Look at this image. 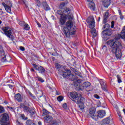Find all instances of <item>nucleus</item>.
<instances>
[{
  "label": "nucleus",
  "instance_id": "obj_27",
  "mask_svg": "<svg viewBox=\"0 0 125 125\" xmlns=\"http://www.w3.org/2000/svg\"><path fill=\"white\" fill-rule=\"evenodd\" d=\"M48 114H49V112L46 110V109H43V114L42 115V116H48Z\"/></svg>",
  "mask_w": 125,
  "mask_h": 125
},
{
  "label": "nucleus",
  "instance_id": "obj_37",
  "mask_svg": "<svg viewBox=\"0 0 125 125\" xmlns=\"http://www.w3.org/2000/svg\"><path fill=\"white\" fill-rule=\"evenodd\" d=\"M57 100H58V101H59L60 102L62 101V100H63V96H60L58 97Z\"/></svg>",
  "mask_w": 125,
  "mask_h": 125
},
{
  "label": "nucleus",
  "instance_id": "obj_28",
  "mask_svg": "<svg viewBox=\"0 0 125 125\" xmlns=\"http://www.w3.org/2000/svg\"><path fill=\"white\" fill-rule=\"evenodd\" d=\"M1 62H5L6 61V57L4 55V54L1 56Z\"/></svg>",
  "mask_w": 125,
  "mask_h": 125
},
{
  "label": "nucleus",
  "instance_id": "obj_10",
  "mask_svg": "<svg viewBox=\"0 0 125 125\" xmlns=\"http://www.w3.org/2000/svg\"><path fill=\"white\" fill-rule=\"evenodd\" d=\"M98 115H97V117H98L97 119H98V118H104V117L106 115V112H105V111L103 110H98L97 111Z\"/></svg>",
  "mask_w": 125,
  "mask_h": 125
},
{
  "label": "nucleus",
  "instance_id": "obj_20",
  "mask_svg": "<svg viewBox=\"0 0 125 125\" xmlns=\"http://www.w3.org/2000/svg\"><path fill=\"white\" fill-rule=\"evenodd\" d=\"M15 98L19 102H21L22 101V96H21V94H20V93L15 95Z\"/></svg>",
  "mask_w": 125,
  "mask_h": 125
},
{
  "label": "nucleus",
  "instance_id": "obj_19",
  "mask_svg": "<svg viewBox=\"0 0 125 125\" xmlns=\"http://www.w3.org/2000/svg\"><path fill=\"white\" fill-rule=\"evenodd\" d=\"M68 79H69L70 81H74V82L75 81L78 80V78H77V76L71 74V73H70L69 76H68Z\"/></svg>",
  "mask_w": 125,
  "mask_h": 125
},
{
  "label": "nucleus",
  "instance_id": "obj_35",
  "mask_svg": "<svg viewBox=\"0 0 125 125\" xmlns=\"http://www.w3.org/2000/svg\"><path fill=\"white\" fill-rule=\"evenodd\" d=\"M56 69H59V71H60V72H61V70H62L63 69V68H63V67H60V65H59V64H57V65H56Z\"/></svg>",
  "mask_w": 125,
  "mask_h": 125
},
{
  "label": "nucleus",
  "instance_id": "obj_42",
  "mask_svg": "<svg viewBox=\"0 0 125 125\" xmlns=\"http://www.w3.org/2000/svg\"><path fill=\"white\" fill-rule=\"evenodd\" d=\"M111 28H112V29L115 28V21H111Z\"/></svg>",
  "mask_w": 125,
  "mask_h": 125
},
{
  "label": "nucleus",
  "instance_id": "obj_40",
  "mask_svg": "<svg viewBox=\"0 0 125 125\" xmlns=\"http://www.w3.org/2000/svg\"><path fill=\"white\" fill-rule=\"evenodd\" d=\"M21 119H22L23 120H27L28 118L27 117H25V115L24 114H21Z\"/></svg>",
  "mask_w": 125,
  "mask_h": 125
},
{
  "label": "nucleus",
  "instance_id": "obj_45",
  "mask_svg": "<svg viewBox=\"0 0 125 125\" xmlns=\"http://www.w3.org/2000/svg\"><path fill=\"white\" fill-rule=\"evenodd\" d=\"M57 14H59V15H62V11L59 10L57 11Z\"/></svg>",
  "mask_w": 125,
  "mask_h": 125
},
{
  "label": "nucleus",
  "instance_id": "obj_34",
  "mask_svg": "<svg viewBox=\"0 0 125 125\" xmlns=\"http://www.w3.org/2000/svg\"><path fill=\"white\" fill-rule=\"evenodd\" d=\"M117 78L118 80V82L119 83H122V78L119 75H118L117 76Z\"/></svg>",
  "mask_w": 125,
  "mask_h": 125
},
{
  "label": "nucleus",
  "instance_id": "obj_23",
  "mask_svg": "<svg viewBox=\"0 0 125 125\" xmlns=\"http://www.w3.org/2000/svg\"><path fill=\"white\" fill-rule=\"evenodd\" d=\"M90 85H91V83H90V82H88L83 83L82 84V86H83V87H88L90 86Z\"/></svg>",
  "mask_w": 125,
  "mask_h": 125
},
{
  "label": "nucleus",
  "instance_id": "obj_18",
  "mask_svg": "<svg viewBox=\"0 0 125 125\" xmlns=\"http://www.w3.org/2000/svg\"><path fill=\"white\" fill-rule=\"evenodd\" d=\"M100 83L103 90L104 91H108L107 90V86L106 85L105 82H104V81H102Z\"/></svg>",
  "mask_w": 125,
  "mask_h": 125
},
{
  "label": "nucleus",
  "instance_id": "obj_9",
  "mask_svg": "<svg viewBox=\"0 0 125 125\" xmlns=\"http://www.w3.org/2000/svg\"><path fill=\"white\" fill-rule=\"evenodd\" d=\"M62 76L63 78H67V77H69L70 73L71 70L69 69H67L66 67H63L62 70Z\"/></svg>",
  "mask_w": 125,
  "mask_h": 125
},
{
  "label": "nucleus",
  "instance_id": "obj_51",
  "mask_svg": "<svg viewBox=\"0 0 125 125\" xmlns=\"http://www.w3.org/2000/svg\"><path fill=\"white\" fill-rule=\"evenodd\" d=\"M2 5H3L4 8H5L6 7V6H7V5H6V4H5V3H4V2H2Z\"/></svg>",
  "mask_w": 125,
  "mask_h": 125
},
{
  "label": "nucleus",
  "instance_id": "obj_7",
  "mask_svg": "<svg viewBox=\"0 0 125 125\" xmlns=\"http://www.w3.org/2000/svg\"><path fill=\"white\" fill-rule=\"evenodd\" d=\"M95 112H96V108L95 107H91L89 109V113L87 115V116L94 120H97L98 116L95 114Z\"/></svg>",
  "mask_w": 125,
  "mask_h": 125
},
{
  "label": "nucleus",
  "instance_id": "obj_55",
  "mask_svg": "<svg viewBox=\"0 0 125 125\" xmlns=\"http://www.w3.org/2000/svg\"><path fill=\"white\" fill-rule=\"evenodd\" d=\"M75 74L76 75H77V76H80V72H79V71H78Z\"/></svg>",
  "mask_w": 125,
  "mask_h": 125
},
{
  "label": "nucleus",
  "instance_id": "obj_61",
  "mask_svg": "<svg viewBox=\"0 0 125 125\" xmlns=\"http://www.w3.org/2000/svg\"><path fill=\"white\" fill-rule=\"evenodd\" d=\"M38 125H42V122L39 121V122H38Z\"/></svg>",
  "mask_w": 125,
  "mask_h": 125
},
{
  "label": "nucleus",
  "instance_id": "obj_58",
  "mask_svg": "<svg viewBox=\"0 0 125 125\" xmlns=\"http://www.w3.org/2000/svg\"><path fill=\"white\" fill-rule=\"evenodd\" d=\"M8 108L10 110H11V111H12V110H13V107H8Z\"/></svg>",
  "mask_w": 125,
  "mask_h": 125
},
{
  "label": "nucleus",
  "instance_id": "obj_43",
  "mask_svg": "<svg viewBox=\"0 0 125 125\" xmlns=\"http://www.w3.org/2000/svg\"><path fill=\"white\" fill-rule=\"evenodd\" d=\"M0 52H1L2 54H4V52L3 51V49L2 48V46L0 45Z\"/></svg>",
  "mask_w": 125,
  "mask_h": 125
},
{
  "label": "nucleus",
  "instance_id": "obj_32",
  "mask_svg": "<svg viewBox=\"0 0 125 125\" xmlns=\"http://www.w3.org/2000/svg\"><path fill=\"white\" fill-rule=\"evenodd\" d=\"M35 2L36 4L37 5V6H38V7H40L41 6V4H42L40 0H35Z\"/></svg>",
  "mask_w": 125,
  "mask_h": 125
},
{
  "label": "nucleus",
  "instance_id": "obj_60",
  "mask_svg": "<svg viewBox=\"0 0 125 125\" xmlns=\"http://www.w3.org/2000/svg\"><path fill=\"white\" fill-rule=\"evenodd\" d=\"M4 103L5 104H8V102H7V101H4Z\"/></svg>",
  "mask_w": 125,
  "mask_h": 125
},
{
  "label": "nucleus",
  "instance_id": "obj_36",
  "mask_svg": "<svg viewBox=\"0 0 125 125\" xmlns=\"http://www.w3.org/2000/svg\"><path fill=\"white\" fill-rule=\"evenodd\" d=\"M4 113V107L2 106H0V114Z\"/></svg>",
  "mask_w": 125,
  "mask_h": 125
},
{
  "label": "nucleus",
  "instance_id": "obj_21",
  "mask_svg": "<svg viewBox=\"0 0 125 125\" xmlns=\"http://www.w3.org/2000/svg\"><path fill=\"white\" fill-rule=\"evenodd\" d=\"M37 71H39V73L41 74H44V73H45V69H44V68L42 66H40L38 68Z\"/></svg>",
  "mask_w": 125,
  "mask_h": 125
},
{
  "label": "nucleus",
  "instance_id": "obj_22",
  "mask_svg": "<svg viewBox=\"0 0 125 125\" xmlns=\"http://www.w3.org/2000/svg\"><path fill=\"white\" fill-rule=\"evenodd\" d=\"M89 6L91 9H92V10H95V4L94 3V2L90 1Z\"/></svg>",
  "mask_w": 125,
  "mask_h": 125
},
{
  "label": "nucleus",
  "instance_id": "obj_24",
  "mask_svg": "<svg viewBox=\"0 0 125 125\" xmlns=\"http://www.w3.org/2000/svg\"><path fill=\"white\" fill-rule=\"evenodd\" d=\"M10 6L7 5L5 8V10L7 11V12H8L9 13H10L11 12V6H12V4L11 3H10Z\"/></svg>",
  "mask_w": 125,
  "mask_h": 125
},
{
  "label": "nucleus",
  "instance_id": "obj_47",
  "mask_svg": "<svg viewBox=\"0 0 125 125\" xmlns=\"http://www.w3.org/2000/svg\"><path fill=\"white\" fill-rule=\"evenodd\" d=\"M16 124L17 125H23V124L19 122L18 120L16 121Z\"/></svg>",
  "mask_w": 125,
  "mask_h": 125
},
{
  "label": "nucleus",
  "instance_id": "obj_49",
  "mask_svg": "<svg viewBox=\"0 0 125 125\" xmlns=\"http://www.w3.org/2000/svg\"><path fill=\"white\" fill-rule=\"evenodd\" d=\"M20 49L21 50V51H25V48L23 46H20Z\"/></svg>",
  "mask_w": 125,
  "mask_h": 125
},
{
  "label": "nucleus",
  "instance_id": "obj_8",
  "mask_svg": "<svg viewBox=\"0 0 125 125\" xmlns=\"http://www.w3.org/2000/svg\"><path fill=\"white\" fill-rule=\"evenodd\" d=\"M102 34L103 35V36L104 37V39L106 41L109 39V37L112 34H113V31H112V29L111 28H108L107 29H105L104 30Z\"/></svg>",
  "mask_w": 125,
  "mask_h": 125
},
{
  "label": "nucleus",
  "instance_id": "obj_13",
  "mask_svg": "<svg viewBox=\"0 0 125 125\" xmlns=\"http://www.w3.org/2000/svg\"><path fill=\"white\" fill-rule=\"evenodd\" d=\"M53 118L51 116L47 115L44 117V121L46 124L50 123L52 121Z\"/></svg>",
  "mask_w": 125,
  "mask_h": 125
},
{
  "label": "nucleus",
  "instance_id": "obj_26",
  "mask_svg": "<svg viewBox=\"0 0 125 125\" xmlns=\"http://www.w3.org/2000/svg\"><path fill=\"white\" fill-rule=\"evenodd\" d=\"M107 50H108V48H107V46H106V45L103 46V47L102 48V51L103 52V53H106Z\"/></svg>",
  "mask_w": 125,
  "mask_h": 125
},
{
  "label": "nucleus",
  "instance_id": "obj_62",
  "mask_svg": "<svg viewBox=\"0 0 125 125\" xmlns=\"http://www.w3.org/2000/svg\"><path fill=\"white\" fill-rule=\"evenodd\" d=\"M31 72H35V69H34V68H31Z\"/></svg>",
  "mask_w": 125,
  "mask_h": 125
},
{
  "label": "nucleus",
  "instance_id": "obj_54",
  "mask_svg": "<svg viewBox=\"0 0 125 125\" xmlns=\"http://www.w3.org/2000/svg\"><path fill=\"white\" fill-rule=\"evenodd\" d=\"M37 24H38V27H39V28H41L42 27L41 23H40L39 22H37Z\"/></svg>",
  "mask_w": 125,
  "mask_h": 125
},
{
  "label": "nucleus",
  "instance_id": "obj_15",
  "mask_svg": "<svg viewBox=\"0 0 125 125\" xmlns=\"http://www.w3.org/2000/svg\"><path fill=\"white\" fill-rule=\"evenodd\" d=\"M42 5L43 6V9L46 10V11H47V10H50V7H49L48 4H47L46 2H43L42 3Z\"/></svg>",
  "mask_w": 125,
  "mask_h": 125
},
{
  "label": "nucleus",
  "instance_id": "obj_17",
  "mask_svg": "<svg viewBox=\"0 0 125 125\" xmlns=\"http://www.w3.org/2000/svg\"><path fill=\"white\" fill-rule=\"evenodd\" d=\"M20 108H23L24 112H26V113H29V111H30V108L28 106H27L23 104H21Z\"/></svg>",
  "mask_w": 125,
  "mask_h": 125
},
{
  "label": "nucleus",
  "instance_id": "obj_16",
  "mask_svg": "<svg viewBox=\"0 0 125 125\" xmlns=\"http://www.w3.org/2000/svg\"><path fill=\"white\" fill-rule=\"evenodd\" d=\"M110 122H111V118H110V117H107L103 121L102 125H109Z\"/></svg>",
  "mask_w": 125,
  "mask_h": 125
},
{
  "label": "nucleus",
  "instance_id": "obj_50",
  "mask_svg": "<svg viewBox=\"0 0 125 125\" xmlns=\"http://www.w3.org/2000/svg\"><path fill=\"white\" fill-rule=\"evenodd\" d=\"M108 19L104 18V24H106V23H107V20Z\"/></svg>",
  "mask_w": 125,
  "mask_h": 125
},
{
  "label": "nucleus",
  "instance_id": "obj_39",
  "mask_svg": "<svg viewBox=\"0 0 125 125\" xmlns=\"http://www.w3.org/2000/svg\"><path fill=\"white\" fill-rule=\"evenodd\" d=\"M37 79L39 82H41V83H43L44 82V80L42 79V78L40 77H37Z\"/></svg>",
  "mask_w": 125,
  "mask_h": 125
},
{
  "label": "nucleus",
  "instance_id": "obj_57",
  "mask_svg": "<svg viewBox=\"0 0 125 125\" xmlns=\"http://www.w3.org/2000/svg\"><path fill=\"white\" fill-rule=\"evenodd\" d=\"M119 13L120 16H122V15H123V14H122V12H121V10H119Z\"/></svg>",
  "mask_w": 125,
  "mask_h": 125
},
{
  "label": "nucleus",
  "instance_id": "obj_30",
  "mask_svg": "<svg viewBox=\"0 0 125 125\" xmlns=\"http://www.w3.org/2000/svg\"><path fill=\"white\" fill-rule=\"evenodd\" d=\"M110 27H111V25H110L109 23H106L104 25V28L106 29V30H107L108 29H110Z\"/></svg>",
  "mask_w": 125,
  "mask_h": 125
},
{
  "label": "nucleus",
  "instance_id": "obj_29",
  "mask_svg": "<svg viewBox=\"0 0 125 125\" xmlns=\"http://www.w3.org/2000/svg\"><path fill=\"white\" fill-rule=\"evenodd\" d=\"M28 113H30V114H31V115H34V114H36V111H35V109H34V108H30L29 109Z\"/></svg>",
  "mask_w": 125,
  "mask_h": 125
},
{
  "label": "nucleus",
  "instance_id": "obj_38",
  "mask_svg": "<svg viewBox=\"0 0 125 125\" xmlns=\"http://www.w3.org/2000/svg\"><path fill=\"white\" fill-rule=\"evenodd\" d=\"M65 2H62L61 4H60L59 7L61 9H62V8H63L64 6H65Z\"/></svg>",
  "mask_w": 125,
  "mask_h": 125
},
{
  "label": "nucleus",
  "instance_id": "obj_25",
  "mask_svg": "<svg viewBox=\"0 0 125 125\" xmlns=\"http://www.w3.org/2000/svg\"><path fill=\"white\" fill-rule=\"evenodd\" d=\"M26 124L27 125H37L36 123L32 122L31 120H27L26 122Z\"/></svg>",
  "mask_w": 125,
  "mask_h": 125
},
{
  "label": "nucleus",
  "instance_id": "obj_41",
  "mask_svg": "<svg viewBox=\"0 0 125 125\" xmlns=\"http://www.w3.org/2000/svg\"><path fill=\"white\" fill-rule=\"evenodd\" d=\"M32 65H33L34 68H35V70H37V71H38V68H39V67H40V66H39V65H38L36 64H34V63Z\"/></svg>",
  "mask_w": 125,
  "mask_h": 125
},
{
  "label": "nucleus",
  "instance_id": "obj_14",
  "mask_svg": "<svg viewBox=\"0 0 125 125\" xmlns=\"http://www.w3.org/2000/svg\"><path fill=\"white\" fill-rule=\"evenodd\" d=\"M103 4L104 7H107L111 4L110 0H103Z\"/></svg>",
  "mask_w": 125,
  "mask_h": 125
},
{
  "label": "nucleus",
  "instance_id": "obj_44",
  "mask_svg": "<svg viewBox=\"0 0 125 125\" xmlns=\"http://www.w3.org/2000/svg\"><path fill=\"white\" fill-rule=\"evenodd\" d=\"M68 107V105H67V104L64 103L62 104V107L63 108V109H67Z\"/></svg>",
  "mask_w": 125,
  "mask_h": 125
},
{
  "label": "nucleus",
  "instance_id": "obj_4",
  "mask_svg": "<svg viewBox=\"0 0 125 125\" xmlns=\"http://www.w3.org/2000/svg\"><path fill=\"white\" fill-rule=\"evenodd\" d=\"M86 22L89 25V28L92 29L91 34L93 38H95V37L97 36V33H96V30L94 29V27H95L94 18H93V17H89L86 20Z\"/></svg>",
  "mask_w": 125,
  "mask_h": 125
},
{
  "label": "nucleus",
  "instance_id": "obj_46",
  "mask_svg": "<svg viewBox=\"0 0 125 125\" xmlns=\"http://www.w3.org/2000/svg\"><path fill=\"white\" fill-rule=\"evenodd\" d=\"M19 25H20V26H24L25 25V22H24V21H20L19 22Z\"/></svg>",
  "mask_w": 125,
  "mask_h": 125
},
{
  "label": "nucleus",
  "instance_id": "obj_53",
  "mask_svg": "<svg viewBox=\"0 0 125 125\" xmlns=\"http://www.w3.org/2000/svg\"><path fill=\"white\" fill-rule=\"evenodd\" d=\"M72 71H73L75 73L78 71V70H77V69H75V68H73V69H72Z\"/></svg>",
  "mask_w": 125,
  "mask_h": 125
},
{
  "label": "nucleus",
  "instance_id": "obj_12",
  "mask_svg": "<svg viewBox=\"0 0 125 125\" xmlns=\"http://www.w3.org/2000/svg\"><path fill=\"white\" fill-rule=\"evenodd\" d=\"M67 17L64 15H61L60 19V24L61 25H64L66 22Z\"/></svg>",
  "mask_w": 125,
  "mask_h": 125
},
{
  "label": "nucleus",
  "instance_id": "obj_56",
  "mask_svg": "<svg viewBox=\"0 0 125 125\" xmlns=\"http://www.w3.org/2000/svg\"><path fill=\"white\" fill-rule=\"evenodd\" d=\"M120 120L121 123H122V124H125V123H124V121H123V119H122V117L120 118Z\"/></svg>",
  "mask_w": 125,
  "mask_h": 125
},
{
  "label": "nucleus",
  "instance_id": "obj_6",
  "mask_svg": "<svg viewBox=\"0 0 125 125\" xmlns=\"http://www.w3.org/2000/svg\"><path fill=\"white\" fill-rule=\"evenodd\" d=\"M9 116L7 113H4L0 116V123L1 125H9Z\"/></svg>",
  "mask_w": 125,
  "mask_h": 125
},
{
  "label": "nucleus",
  "instance_id": "obj_2",
  "mask_svg": "<svg viewBox=\"0 0 125 125\" xmlns=\"http://www.w3.org/2000/svg\"><path fill=\"white\" fill-rule=\"evenodd\" d=\"M109 45L111 47V51L112 53H114L116 57L118 59L122 57V51L121 49L123 48V45L121 41L118 40H113L109 42Z\"/></svg>",
  "mask_w": 125,
  "mask_h": 125
},
{
  "label": "nucleus",
  "instance_id": "obj_1",
  "mask_svg": "<svg viewBox=\"0 0 125 125\" xmlns=\"http://www.w3.org/2000/svg\"><path fill=\"white\" fill-rule=\"evenodd\" d=\"M68 21L66 22V26L63 28V34L66 38H70V36H73L76 33V27L74 26L73 22V15L68 16Z\"/></svg>",
  "mask_w": 125,
  "mask_h": 125
},
{
  "label": "nucleus",
  "instance_id": "obj_63",
  "mask_svg": "<svg viewBox=\"0 0 125 125\" xmlns=\"http://www.w3.org/2000/svg\"><path fill=\"white\" fill-rule=\"evenodd\" d=\"M118 116L120 117V118H122V115H121V114L119 113Z\"/></svg>",
  "mask_w": 125,
  "mask_h": 125
},
{
  "label": "nucleus",
  "instance_id": "obj_31",
  "mask_svg": "<svg viewBox=\"0 0 125 125\" xmlns=\"http://www.w3.org/2000/svg\"><path fill=\"white\" fill-rule=\"evenodd\" d=\"M23 26L24 30H30V26H29L28 24L25 23Z\"/></svg>",
  "mask_w": 125,
  "mask_h": 125
},
{
  "label": "nucleus",
  "instance_id": "obj_11",
  "mask_svg": "<svg viewBox=\"0 0 125 125\" xmlns=\"http://www.w3.org/2000/svg\"><path fill=\"white\" fill-rule=\"evenodd\" d=\"M82 83V80L81 79L76 80L74 82V87L76 89H80V83Z\"/></svg>",
  "mask_w": 125,
  "mask_h": 125
},
{
  "label": "nucleus",
  "instance_id": "obj_3",
  "mask_svg": "<svg viewBox=\"0 0 125 125\" xmlns=\"http://www.w3.org/2000/svg\"><path fill=\"white\" fill-rule=\"evenodd\" d=\"M69 98L72 100L74 102L78 104L79 107L82 112H83V101H84V99L82 97V95L78 94V93H70L69 96Z\"/></svg>",
  "mask_w": 125,
  "mask_h": 125
},
{
  "label": "nucleus",
  "instance_id": "obj_5",
  "mask_svg": "<svg viewBox=\"0 0 125 125\" xmlns=\"http://www.w3.org/2000/svg\"><path fill=\"white\" fill-rule=\"evenodd\" d=\"M2 31H3L5 36L9 38V40L12 41V42L14 41V36H13L11 29L9 27H3L2 28Z\"/></svg>",
  "mask_w": 125,
  "mask_h": 125
},
{
  "label": "nucleus",
  "instance_id": "obj_64",
  "mask_svg": "<svg viewBox=\"0 0 125 125\" xmlns=\"http://www.w3.org/2000/svg\"><path fill=\"white\" fill-rule=\"evenodd\" d=\"M122 3H123L125 6V0H124L122 2Z\"/></svg>",
  "mask_w": 125,
  "mask_h": 125
},
{
  "label": "nucleus",
  "instance_id": "obj_52",
  "mask_svg": "<svg viewBox=\"0 0 125 125\" xmlns=\"http://www.w3.org/2000/svg\"><path fill=\"white\" fill-rule=\"evenodd\" d=\"M69 11H70V9H66V10L65 11H64V12H65V13H66V12L67 13H69L68 12H69Z\"/></svg>",
  "mask_w": 125,
  "mask_h": 125
},
{
  "label": "nucleus",
  "instance_id": "obj_48",
  "mask_svg": "<svg viewBox=\"0 0 125 125\" xmlns=\"http://www.w3.org/2000/svg\"><path fill=\"white\" fill-rule=\"evenodd\" d=\"M94 97H95V98H96L97 99H99V98H100V97H99L97 94H95L94 95Z\"/></svg>",
  "mask_w": 125,
  "mask_h": 125
},
{
  "label": "nucleus",
  "instance_id": "obj_33",
  "mask_svg": "<svg viewBox=\"0 0 125 125\" xmlns=\"http://www.w3.org/2000/svg\"><path fill=\"white\" fill-rule=\"evenodd\" d=\"M109 16V10H108L105 13L104 18L108 19V17Z\"/></svg>",
  "mask_w": 125,
  "mask_h": 125
},
{
  "label": "nucleus",
  "instance_id": "obj_59",
  "mask_svg": "<svg viewBox=\"0 0 125 125\" xmlns=\"http://www.w3.org/2000/svg\"><path fill=\"white\" fill-rule=\"evenodd\" d=\"M120 16H121L120 18H121V20H123L124 19V16H123V15Z\"/></svg>",
  "mask_w": 125,
  "mask_h": 125
}]
</instances>
